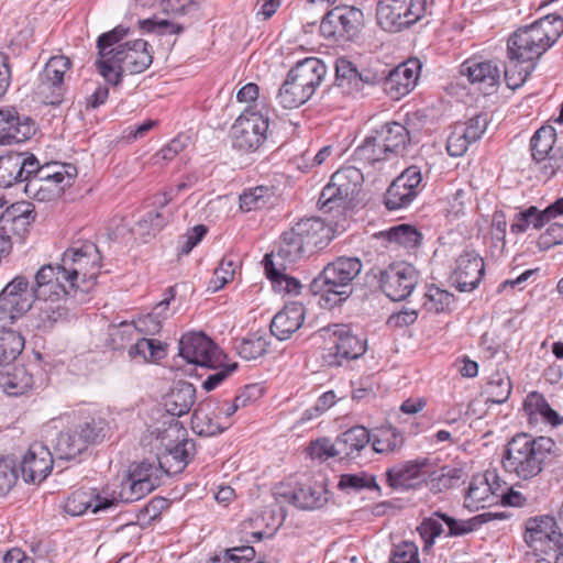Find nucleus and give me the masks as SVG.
Listing matches in <instances>:
<instances>
[{"label":"nucleus","mask_w":563,"mask_h":563,"mask_svg":"<svg viewBox=\"0 0 563 563\" xmlns=\"http://www.w3.org/2000/svg\"><path fill=\"white\" fill-rule=\"evenodd\" d=\"M563 32V20L547 15L534 23L517 30L507 42L508 62L505 80L509 88H519L531 75L537 60L549 49Z\"/></svg>","instance_id":"nucleus-1"},{"label":"nucleus","mask_w":563,"mask_h":563,"mask_svg":"<svg viewBox=\"0 0 563 563\" xmlns=\"http://www.w3.org/2000/svg\"><path fill=\"white\" fill-rule=\"evenodd\" d=\"M128 30L117 26L97 40L98 58L95 65L107 82L117 86L123 73L131 75L145 71L153 62L148 43L144 40L121 43Z\"/></svg>","instance_id":"nucleus-2"},{"label":"nucleus","mask_w":563,"mask_h":563,"mask_svg":"<svg viewBox=\"0 0 563 563\" xmlns=\"http://www.w3.org/2000/svg\"><path fill=\"white\" fill-rule=\"evenodd\" d=\"M179 356L192 367L189 375L195 373L198 378L205 377L201 387H217L236 368L238 363H225V355L203 333L191 332L184 334L178 343Z\"/></svg>","instance_id":"nucleus-3"},{"label":"nucleus","mask_w":563,"mask_h":563,"mask_svg":"<svg viewBox=\"0 0 563 563\" xmlns=\"http://www.w3.org/2000/svg\"><path fill=\"white\" fill-rule=\"evenodd\" d=\"M554 448L555 442L549 437L531 438L525 433L517 434L506 446L503 456L504 468L521 479H531L542 472Z\"/></svg>","instance_id":"nucleus-4"},{"label":"nucleus","mask_w":563,"mask_h":563,"mask_svg":"<svg viewBox=\"0 0 563 563\" xmlns=\"http://www.w3.org/2000/svg\"><path fill=\"white\" fill-rule=\"evenodd\" d=\"M332 234V228L321 218L301 219L283 234L278 249L279 257H284L285 262L295 263L316 249L325 247Z\"/></svg>","instance_id":"nucleus-5"},{"label":"nucleus","mask_w":563,"mask_h":563,"mask_svg":"<svg viewBox=\"0 0 563 563\" xmlns=\"http://www.w3.org/2000/svg\"><path fill=\"white\" fill-rule=\"evenodd\" d=\"M362 266V262L356 257H339L328 264L311 282V291L321 294L325 302L334 307L351 296L352 282L361 273Z\"/></svg>","instance_id":"nucleus-6"},{"label":"nucleus","mask_w":563,"mask_h":563,"mask_svg":"<svg viewBox=\"0 0 563 563\" xmlns=\"http://www.w3.org/2000/svg\"><path fill=\"white\" fill-rule=\"evenodd\" d=\"M156 431L164 448L158 463L165 468V474L181 473L196 454L195 441L187 438V430L177 419H173L167 428H157Z\"/></svg>","instance_id":"nucleus-7"},{"label":"nucleus","mask_w":563,"mask_h":563,"mask_svg":"<svg viewBox=\"0 0 563 563\" xmlns=\"http://www.w3.org/2000/svg\"><path fill=\"white\" fill-rule=\"evenodd\" d=\"M62 269L76 286L79 282H95L101 267V255L96 244L90 241L74 242L60 257Z\"/></svg>","instance_id":"nucleus-8"},{"label":"nucleus","mask_w":563,"mask_h":563,"mask_svg":"<svg viewBox=\"0 0 563 563\" xmlns=\"http://www.w3.org/2000/svg\"><path fill=\"white\" fill-rule=\"evenodd\" d=\"M269 117L265 109H245L230 130L232 144L244 152H255L266 141Z\"/></svg>","instance_id":"nucleus-9"},{"label":"nucleus","mask_w":563,"mask_h":563,"mask_svg":"<svg viewBox=\"0 0 563 563\" xmlns=\"http://www.w3.org/2000/svg\"><path fill=\"white\" fill-rule=\"evenodd\" d=\"M428 13V0H382L377 4L376 19L388 32H399Z\"/></svg>","instance_id":"nucleus-10"},{"label":"nucleus","mask_w":563,"mask_h":563,"mask_svg":"<svg viewBox=\"0 0 563 563\" xmlns=\"http://www.w3.org/2000/svg\"><path fill=\"white\" fill-rule=\"evenodd\" d=\"M363 181V173L357 167L344 166L338 169L320 194V208L328 212L350 202L361 191Z\"/></svg>","instance_id":"nucleus-11"},{"label":"nucleus","mask_w":563,"mask_h":563,"mask_svg":"<svg viewBox=\"0 0 563 563\" xmlns=\"http://www.w3.org/2000/svg\"><path fill=\"white\" fill-rule=\"evenodd\" d=\"M363 26V12L355 7H335L322 19L321 34L334 42L351 41Z\"/></svg>","instance_id":"nucleus-12"},{"label":"nucleus","mask_w":563,"mask_h":563,"mask_svg":"<svg viewBox=\"0 0 563 563\" xmlns=\"http://www.w3.org/2000/svg\"><path fill=\"white\" fill-rule=\"evenodd\" d=\"M33 302V286L25 276H15L0 292V321L14 322L31 310Z\"/></svg>","instance_id":"nucleus-13"},{"label":"nucleus","mask_w":563,"mask_h":563,"mask_svg":"<svg viewBox=\"0 0 563 563\" xmlns=\"http://www.w3.org/2000/svg\"><path fill=\"white\" fill-rule=\"evenodd\" d=\"M556 131L551 125H543L534 132L530 140L532 158L541 164L540 170L550 178L563 169V150L554 147Z\"/></svg>","instance_id":"nucleus-14"},{"label":"nucleus","mask_w":563,"mask_h":563,"mask_svg":"<svg viewBox=\"0 0 563 563\" xmlns=\"http://www.w3.org/2000/svg\"><path fill=\"white\" fill-rule=\"evenodd\" d=\"M382 291L394 301L407 299L419 282V273L407 262H396L379 273Z\"/></svg>","instance_id":"nucleus-15"},{"label":"nucleus","mask_w":563,"mask_h":563,"mask_svg":"<svg viewBox=\"0 0 563 563\" xmlns=\"http://www.w3.org/2000/svg\"><path fill=\"white\" fill-rule=\"evenodd\" d=\"M62 269L60 263L43 265L34 276V297L75 299L78 289Z\"/></svg>","instance_id":"nucleus-16"},{"label":"nucleus","mask_w":563,"mask_h":563,"mask_svg":"<svg viewBox=\"0 0 563 563\" xmlns=\"http://www.w3.org/2000/svg\"><path fill=\"white\" fill-rule=\"evenodd\" d=\"M274 495L280 503H288L303 510L321 508L328 503V490L323 483L297 484L295 487L280 485Z\"/></svg>","instance_id":"nucleus-17"},{"label":"nucleus","mask_w":563,"mask_h":563,"mask_svg":"<svg viewBox=\"0 0 563 563\" xmlns=\"http://www.w3.org/2000/svg\"><path fill=\"white\" fill-rule=\"evenodd\" d=\"M71 67V60L64 56H53L46 63L40 82L37 85V93L42 96L46 102L51 104L59 103L64 93L65 75Z\"/></svg>","instance_id":"nucleus-18"},{"label":"nucleus","mask_w":563,"mask_h":563,"mask_svg":"<svg viewBox=\"0 0 563 563\" xmlns=\"http://www.w3.org/2000/svg\"><path fill=\"white\" fill-rule=\"evenodd\" d=\"M422 181L419 167L406 168L388 187L385 195V206L388 210L408 207L417 197Z\"/></svg>","instance_id":"nucleus-19"},{"label":"nucleus","mask_w":563,"mask_h":563,"mask_svg":"<svg viewBox=\"0 0 563 563\" xmlns=\"http://www.w3.org/2000/svg\"><path fill=\"white\" fill-rule=\"evenodd\" d=\"M55 460V454L45 444H31L20 463L23 479L33 484L43 482L52 472Z\"/></svg>","instance_id":"nucleus-20"},{"label":"nucleus","mask_w":563,"mask_h":563,"mask_svg":"<svg viewBox=\"0 0 563 563\" xmlns=\"http://www.w3.org/2000/svg\"><path fill=\"white\" fill-rule=\"evenodd\" d=\"M112 507H115V496L109 495L108 490L78 489L67 497L64 510L70 516H81L87 511L99 514Z\"/></svg>","instance_id":"nucleus-21"},{"label":"nucleus","mask_w":563,"mask_h":563,"mask_svg":"<svg viewBox=\"0 0 563 563\" xmlns=\"http://www.w3.org/2000/svg\"><path fill=\"white\" fill-rule=\"evenodd\" d=\"M484 272V260L475 251L466 250L456 258L452 279L460 291H472L481 283Z\"/></svg>","instance_id":"nucleus-22"},{"label":"nucleus","mask_w":563,"mask_h":563,"mask_svg":"<svg viewBox=\"0 0 563 563\" xmlns=\"http://www.w3.org/2000/svg\"><path fill=\"white\" fill-rule=\"evenodd\" d=\"M563 527L558 519L549 515L530 517L525 521V542L537 549V543L545 541L553 543L554 548L563 542Z\"/></svg>","instance_id":"nucleus-23"},{"label":"nucleus","mask_w":563,"mask_h":563,"mask_svg":"<svg viewBox=\"0 0 563 563\" xmlns=\"http://www.w3.org/2000/svg\"><path fill=\"white\" fill-rule=\"evenodd\" d=\"M428 465V459L398 463L386 471L387 483L391 488L398 490L415 489L426 482L424 467Z\"/></svg>","instance_id":"nucleus-24"},{"label":"nucleus","mask_w":563,"mask_h":563,"mask_svg":"<svg viewBox=\"0 0 563 563\" xmlns=\"http://www.w3.org/2000/svg\"><path fill=\"white\" fill-rule=\"evenodd\" d=\"M70 300L60 298L34 297L31 318L33 325L42 331H48L67 318Z\"/></svg>","instance_id":"nucleus-25"},{"label":"nucleus","mask_w":563,"mask_h":563,"mask_svg":"<svg viewBox=\"0 0 563 563\" xmlns=\"http://www.w3.org/2000/svg\"><path fill=\"white\" fill-rule=\"evenodd\" d=\"M420 66L416 60H408L391 69L384 80V90L391 99L408 95L419 78Z\"/></svg>","instance_id":"nucleus-26"},{"label":"nucleus","mask_w":563,"mask_h":563,"mask_svg":"<svg viewBox=\"0 0 563 563\" xmlns=\"http://www.w3.org/2000/svg\"><path fill=\"white\" fill-rule=\"evenodd\" d=\"M264 269L267 278L272 282L274 290L278 292L298 295L301 289L299 280L288 276L285 271L289 264L284 257H279V251L266 254L264 260Z\"/></svg>","instance_id":"nucleus-27"},{"label":"nucleus","mask_w":563,"mask_h":563,"mask_svg":"<svg viewBox=\"0 0 563 563\" xmlns=\"http://www.w3.org/2000/svg\"><path fill=\"white\" fill-rule=\"evenodd\" d=\"M461 74L466 76L472 84L479 85L481 89L489 95V89H495L500 81V70L493 60H465L461 65Z\"/></svg>","instance_id":"nucleus-28"},{"label":"nucleus","mask_w":563,"mask_h":563,"mask_svg":"<svg viewBox=\"0 0 563 563\" xmlns=\"http://www.w3.org/2000/svg\"><path fill=\"white\" fill-rule=\"evenodd\" d=\"M306 309L300 302L286 303L271 322V332L278 340H287L303 323Z\"/></svg>","instance_id":"nucleus-29"},{"label":"nucleus","mask_w":563,"mask_h":563,"mask_svg":"<svg viewBox=\"0 0 563 563\" xmlns=\"http://www.w3.org/2000/svg\"><path fill=\"white\" fill-rule=\"evenodd\" d=\"M529 424L543 422L552 427L563 423V418L550 406L548 400L538 390L527 395L522 404Z\"/></svg>","instance_id":"nucleus-30"},{"label":"nucleus","mask_w":563,"mask_h":563,"mask_svg":"<svg viewBox=\"0 0 563 563\" xmlns=\"http://www.w3.org/2000/svg\"><path fill=\"white\" fill-rule=\"evenodd\" d=\"M289 74L312 96L327 74V66L321 59L309 57L298 62Z\"/></svg>","instance_id":"nucleus-31"},{"label":"nucleus","mask_w":563,"mask_h":563,"mask_svg":"<svg viewBox=\"0 0 563 563\" xmlns=\"http://www.w3.org/2000/svg\"><path fill=\"white\" fill-rule=\"evenodd\" d=\"M46 170L40 172L34 178L29 180L24 186V192L27 197L40 202H51L58 199L64 192L65 188L71 184H64L60 181L49 180L51 174H45Z\"/></svg>","instance_id":"nucleus-32"},{"label":"nucleus","mask_w":563,"mask_h":563,"mask_svg":"<svg viewBox=\"0 0 563 563\" xmlns=\"http://www.w3.org/2000/svg\"><path fill=\"white\" fill-rule=\"evenodd\" d=\"M85 441L80 439L78 431L73 426L62 430L53 441V450L56 461H75L87 451Z\"/></svg>","instance_id":"nucleus-33"},{"label":"nucleus","mask_w":563,"mask_h":563,"mask_svg":"<svg viewBox=\"0 0 563 563\" xmlns=\"http://www.w3.org/2000/svg\"><path fill=\"white\" fill-rule=\"evenodd\" d=\"M230 423H222L212 409L211 402L197 406L191 417V429L200 437H214L228 429Z\"/></svg>","instance_id":"nucleus-34"},{"label":"nucleus","mask_w":563,"mask_h":563,"mask_svg":"<svg viewBox=\"0 0 563 563\" xmlns=\"http://www.w3.org/2000/svg\"><path fill=\"white\" fill-rule=\"evenodd\" d=\"M371 433L373 450L379 454H389L400 451L405 445L404 433L390 423L374 428Z\"/></svg>","instance_id":"nucleus-35"},{"label":"nucleus","mask_w":563,"mask_h":563,"mask_svg":"<svg viewBox=\"0 0 563 563\" xmlns=\"http://www.w3.org/2000/svg\"><path fill=\"white\" fill-rule=\"evenodd\" d=\"M371 433L363 426H354L335 439L336 453L340 457H354L371 443Z\"/></svg>","instance_id":"nucleus-36"},{"label":"nucleus","mask_w":563,"mask_h":563,"mask_svg":"<svg viewBox=\"0 0 563 563\" xmlns=\"http://www.w3.org/2000/svg\"><path fill=\"white\" fill-rule=\"evenodd\" d=\"M497 472L488 470L484 474L473 476L465 495V506L467 508H484L490 503L492 486L489 481H496Z\"/></svg>","instance_id":"nucleus-37"},{"label":"nucleus","mask_w":563,"mask_h":563,"mask_svg":"<svg viewBox=\"0 0 563 563\" xmlns=\"http://www.w3.org/2000/svg\"><path fill=\"white\" fill-rule=\"evenodd\" d=\"M197 389H170L168 394L163 397V405L167 412V421L164 424L169 426L173 419H177L188 413L195 404Z\"/></svg>","instance_id":"nucleus-38"},{"label":"nucleus","mask_w":563,"mask_h":563,"mask_svg":"<svg viewBox=\"0 0 563 563\" xmlns=\"http://www.w3.org/2000/svg\"><path fill=\"white\" fill-rule=\"evenodd\" d=\"M375 134L387 156L400 153L409 142V132L397 122L384 124L380 130L375 131Z\"/></svg>","instance_id":"nucleus-39"},{"label":"nucleus","mask_w":563,"mask_h":563,"mask_svg":"<svg viewBox=\"0 0 563 563\" xmlns=\"http://www.w3.org/2000/svg\"><path fill=\"white\" fill-rule=\"evenodd\" d=\"M87 448L101 443L109 433V422L100 415H91L74 424Z\"/></svg>","instance_id":"nucleus-40"},{"label":"nucleus","mask_w":563,"mask_h":563,"mask_svg":"<svg viewBox=\"0 0 563 563\" xmlns=\"http://www.w3.org/2000/svg\"><path fill=\"white\" fill-rule=\"evenodd\" d=\"M334 334L338 336L335 343L336 356L345 360H355L366 352V340L352 334L350 329L342 328Z\"/></svg>","instance_id":"nucleus-41"},{"label":"nucleus","mask_w":563,"mask_h":563,"mask_svg":"<svg viewBox=\"0 0 563 563\" xmlns=\"http://www.w3.org/2000/svg\"><path fill=\"white\" fill-rule=\"evenodd\" d=\"M148 211L142 216L134 227V232L139 234L144 241L154 238L169 221L170 213L164 211V208Z\"/></svg>","instance_id":"nucleus-42"},{"label":"nucleus","mask_w":563,"mask_h":563,"mask_svg":"<svg viewBox=\"0 0 563 563\" xmlns=\"http://www.w3.org/2000/svg\"><path fill=\"white\" fill-rule=\"evenodd\" d=\"M336 85L346 93L358 92L363 89V76L357 71L353 64L339 58L335 63Z\"/></svg>","instance_id":"nucleus-43"},{"label":"nucleus","mask_w":563,"mask_h":563,"mask_svg":"<svg viewBox=\"0 0 563 563\" xmlns=\"http://www.w3.org/2000/svg\"><path fill=\"white\" fill-rule=\"evenodd\" d=\"M310 98L311 95H309L295 78L291 79V75L288 73L286 80L277 93L279 104L285 109H295L303 104Z\"/></svg>","instance_id":"nucleus-44"},{"label":"nucleus","mask_w":563,"mask_h":563,"mask_svg":"<svg viewBox=\"0 0 563 563\" xmlns=\"http://www.w3.org/2000/svg\"><path fill=\"white\" fill-rule=\"evenodd\" d=\"M154 489L153 484H148L144 478H133V476L128 474L126 479L121 483L120 492L118 494L112 492L110 495L115 496L117 506L119 503L136 501L152 493Z\"/></svg>","instance_id":"nucleus-45"},{"label":"nucleus","mask_w":563,"mask_h":563,"mask_svg":"<svg viewBox=\"0 0 563 563\" xmlns=\"http://www.w3.org/2000/svg\"><path fill=\"white\" fill-rule=\"evenodd\" d=\"M4 200L0 198V221L4 223L2 227L3 230L7 228L8 223L24 228L34 220L31 203L18 202L7 208H4Z\"/></svg>","instance_id":"nucleus-46"},{"label":"nucleus","mask_w":563,"mask_h":563,"mask_svg":"<svg viewBox=\"0 0 563 563\" xmlns=\"http://www.w3.org/2000/svg\"><path fill=\"white\" fill-rule=\"evenodd\" d=\"M380 236L385 238L389 243H395L404 246L407 250H413L420 245L422 234L412 225L399 224L390 228L387 231L379 233Z\"/></svg>","instance_id":"nucleus-47"},{"label":"nucleus","mask_w":563,"mask_h":563,"mask_svg":"<svg viewBox=\"0 0 563 563\" xmlns=\"http://www.w3.org/2000/svg\"><path fill=\"white\" fill-rule=\"evenodd\" d=\"M24 349L23 336L12 330L3 329L0 331V365L10 364Z\"/></svg>","instance_id":"nucleus-48"},{"label":"nucleus","mask_w":563,"mask_h":563,"mask_svg":"<svg viewBox=\"0 0 563 563\" xmlns=\"http://www.w3.org/2000/svg\"><path fill=\"white\" fill-rule=\"evenodd\" d=\"M274 197L272 188L266 186H256L244 190L240 196V208L244 212L258 210L267 207Z\"/></svg>","instance_id":"nucleus-49"},{"label":"nucleus","mask_w":563,"mask_h":563,"mask_svg":"<svg viewBox=\"0 0 563 563\" xmlns=\"http://www.w3.org/2000/svg\"><path fill=\"white\" fill-rule=\"evenodd\" d=\"M164 344L155 339L142 338L129 350L132 358L140 357L144 362H156L165 356Z\"/></svg>","instance_id":"nucleus-50"},{"label":"nucleus","mask_w":563,"mask_h":563,"mask_svg":"<svg viewBox=\"0 0 563 563\" xmlns=\"http://www.w3.org/2000/svg\"><path fill=\"white\" fill-rule=\"evenodd\" d=\"M267 339L258 333H252L246 338H243L235 345L238 354L246 361L256 360L263 356L267 352Z\"/></svg>","instance_id":"nucleus-51"},{"label":"nucleus","mask_w":563,"mask_h":563,"mask_svg":"<svg viewBox=\"0 0 563 563\" xmlns=\"http://www.w3.org/2000/svg\"><path fill=\"white\" fill-rule=\"evenodd\" d=\"M353 156L355 161L369 165L388 158L376 134L367 136L355 148Z\"/></svg>","instance_id":"nucleus-52"},{"label":"nucleus","mask_w":563,"mask_h":563,"mask_svg":"<svg viewBox=\"0 0 563 563\" xmlns=\"http://www.w3.org/2000/svg\"><path fill=\"white\" fill-rule=\"evenodd\" d=\"M20 161V154H10L0 157V186L11 187L22 183L21 169L23 164Z\"/></svg>","instance_id":"nucleus-53"},{"label":"nucleus","mask_w":563,"mask_h":563,"mask_svg":"<svg viewBox=\"0 0 563 563\" xmlns=\"http://www.w3.org/2000/svg\"><path fill=\"white\" fill-rule=\"evenodd\" d=\"M434 515L446 523L450 537H461L471 533L487 521L485 515H478L467 520H457L441 512H435Z\"/></svg>","instance_id":"nucleus-54"},{"label":"nucleus","mask_w":563,"mask_h":563,"mask_svg":"<svg viewBox=\"0 0 563 563\" xmlns=\"http://www.w3.org/2000/svg\"><path fill=\"white\" fill-rule=\"evenodd\" d=\"M339 489L343 492H361L364 488L379 490L380 487L376 482L375 476L367 475L366 473L361 474H343L340 476L338 483Z\"/></svg>","instance_id":"nucleus-55"},{"label":"nucleus","mask_w":563,"mask_h":563,"mask_svg":"<svg viewBox=\"0 0 563 563\" xmlns=\"http://www.w3.org/2000/svg\"><path fill=\"white\" fill-rule=\"evenodd\" d=\"M165 468H162L161 464L156 466L154 463L141 462L132 465L129 470V474L133 478H144L148 484H153V488L161 485Z\"/></svg>","instance_id":"nucleus-56"},{"label":"nucleus","mask_w":563,"mask_h":563,"mask_svg":"<svg viewBox=\"0 0 563 563\" xmlns=\"http://www.w3.org/2000/svg\"><path fill=\"white\" fill-rule=\"evenodd\" d=\"M454 297L446 290L438 287H430L426 292L424 308L434 313L446 311L453 303Z\"/></svg>","instance_id":"nucleus-57"},{"label":"nucleus","mask_w":563,"mask_h":563,"mask_svg":"<svg viewBox=\"0 0 563 563\" xmlns=\"http://www.w3.org/2000/svg\"><path fill=\"white\" fill-rule=\"evenodd\" d=\"M13 120L7 144L24 142L30 139L35 131L34 122L27 117L22 119L14 110Z\"/></svg>","instance_id":"nucleus-58"},{"label":"nucleus","mask_w":563,"mask_h":563,"mask_svg":"<svg viewBox=\"0 0 563 563\" xmlns=\"http://www.w3.org/2000/svg\"><path fill=\"white\" fill-rule=\"evenodd\" d=\"M472 143L473 141L466 139L465 132H462V126L455 124L446 141L448 154L453 157L463 156Z\"/></svg>","instance_id":"nucleus-59"},{"label":"nucleus","mask_w":563,"mask_h":563,"mask_svg":"<svg viewBox=\"0 0 563 563\" xmlns=\"http://www.w3.org/2000/svg\"><path fill=\"white\" fill-rule=\"evenodd\" d=\"M43 170H46L45 174H51L48 177L49 180H55V181H60L64 184H71V181L74 180V178L76 177V174H77V169L75 166L70 165V164H57V163H52V164H46L44 166H41V170L40 172H43Z\"/></svg>","instance_id":"nucleus-60"},{"label":"nucleus","mask_w":563,"mask_h":563,"mask_svg":"<svg viewBox=\"0 0 563 563\" xmlns=\"http://www.w3.org/2000/svg\"><path fill=\"white\" fill-rule=\"evenodd\" d=\"M456 125L462 126V132H465L466 139H470L474 143L485 133L488 120L486 114L479 113L466 122L456 123Z\"/></svg>","instance_id":"nucleus-61"},{"label":"nucleus","mask_w":563,"mask_h":563,"mask_svg":"<svg viewBox=\"0 0 563 563\" xmlns=\"http://www.w3.org/2000/svg\"><path fill=\"white\" fill-rule=\"evenodd\" d=\"M235 272V264L231 260L223 258L219 266L216 268L213 278L210 284L212 286L213 291L221 289L224 285H227L230 280L233 279Z\"/></svg>","instance_id":"nucleus-62"},{"label":"nucleus","mask_w":563,"mask_h":563,"mask_svg":"<svg viewBox=\"0 0 563 563\" xmlns=\"http://www.w3.org/2000/svg\"><path fill=\"white\" fill-rule=\"evenodd\" d=\"M563 243V223L554 222L538 239L540 250H549L554 245Z\"/></svg>","instance_id":"nucleus-63"},{"label":"nucleus","mask_w":563,"mask_h":563,"mask_svg":"<svg viewBox=\"0 0 563 563\" xmlns=\"http://www.w3.org/2000/svg\"><path fill=\"white\" fill-rule=\"evenodd\" d=\"M389 563H420L417 547L410 542L395 547Z\"/></svg>","instance_id":"nucleus-64"}]
</instances>
